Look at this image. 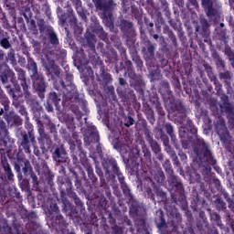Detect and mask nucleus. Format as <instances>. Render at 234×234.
Listing matches in <instances>:
<instances>
[{"label":"nucleus","instance_id":"4d7b16f0","mask_svg":"<svg viewBox=\"0 0 234 234\" xmlns=\"http://www.w3.org/2000/svg\"><path fill=\"white\" fill-rule=\"evenodd\" d=\"M70 173H72L73 176H75V187L77 191L83 193L85 189H83V185L81 183V179L78 176V172L74 168H69Z\"/></svg>","mask_w":234,"mask_h":234},{"label":"nucleus","instance_id":"13d9d810","mask_svg":"<svg viewBox=\"0 0 234 234\" xmlns=\"http://www.w3.org/2000/svg\"><path fill=\"white\" fill-rule=\"evenodd\" d=\"M139 121L137 122H135V129L136 131H142V129L144 131H147V121H145V119H142V117L140 116V113L137 114Z\"/></svg>","mask_w":234,"mask_h":234},{"label":"nucleus","instance_id":"3c124183","mask_svg":"<svg viewBox=\"0 0 234 234\" xmlns=\"http://www.w3.org/2000/svg\"><path fill=\"white\" fill-rule=\"evenodd\" d=\"M212 58L215 61L217 69H221V70H224L226 69V61L222 59V57H220V54H218V52L214 51L212 53Z\"/></svg>","mask_w":234,"mask_h":234},{"label":"nucleus","instance_id":"ea45409f","mask_svg":"<svg viewBox=\"0 0 234 234\" xmlns=\"http://www.w3.org/2000/svg\"><path fill=\"white\" fill-rule=\"evenodd\" d=\"M207 76L210 81H212V83H214L215 85V90L217 91V95L218 96L219 94L224 93V90H222V84H220V81H218L217 75H215L211 69L207 70Z\"/></svg>","mask_w":234,"mask_h":234},{"label":"nucleus","instance_id":"5701e85b","mask_svg":"<svg viewBox=\"0 0 234 234\" xmlns=\"http://www.w3.org/2000/svg\"><path fill=\"white\" fill-rule=\"evenodd\" d=\"M48 217L50 218L51 222L55 223V226H65V219L63 216L59 214V207H58L57 203H52L48 207Z\"/></svg>","mask_w":234,"mask_h":234},{"label":"nucleus","instance_id":"dca6fc26","mask_svg":"<svg viewBox=\"0 0 234 234\" xmlns=\"http://www.w3.org/2000/svg\"><path fill=\"white\" fill-rule=\"evenodd\" d=\"M201 6L207 17H217L222 10V2L220 0H200Z\"/></svg>","mask_w":234,"mask_h":234},{"label":"nucleus","instance_id":"2f4dec72","mask_svg":"<svg viewBox=\"0 0 234 234\" xmlns=\"http://www.w3.org/2000/svg\"><path fill=\"white\" fill-rule=\"evenodd\" d=\"M156 50V47L154 44H151V41H148V47L142 48V54L144 61H153L154 59V52Z\"/></svg>","mask_w":234,"mask_h":234},{"label":"nucleus","instance_id":"69168bd1","mask_svg":"<svg viewBox=\"0 0 234 234\" xmlns=\"http://www.w3.org/2000/svg\"><path fill=\"white\" fill-rule=\"evenodd\" d=\"M224 54L229 61H234V50L229 47V45H225Z\"/></svg>","mask_w":234,"mask_h":234},{"label":"nucleus","instance_id":"680f3d73","mask_svg":"<svg viewBox=\"0 0 234 234\" xmlns=\"http://www.w3.org/2000/svg\"><path fill=\"white\" fill-rule=\"evenodd\" d=\"M137 231L142 233V231H147V221L145 218H141L136 220Z\"/></svg>","mask_w":234,"mask_h":234},{"label":"nucleus","instance_id":"2eb2a0df","mask_svg":"<svg viewBox=\"0 0 234 234\" xmlns=\"http://www.w3.org/2000/svg\"><path fill=\"white\" fill-rule=\"evenodd\" d=\"M143 185L145 189V193L147 194L148 198L154 201V193L156 197L161 198V202H165L167 200V194L164 192L158 185L151 179L149 176H144L143 178ZM154 191V193L153 192Z\"/></svg>","mask_w":234,"mask_h":234},{"label":"nucleus","instance_id":"a211bd4d","mask_svg":"<svg viewBox=\"0 0 234 234\" xmlns=\"http://www.w3.org/2000/svg\"><path fill=\"white\" fill-rule=\"evenodd\" d=\"M36 144V134H28L27 131H21L20 133V139L18 144V151L19 153H26V154H30L32 150L30 147Z\"/></svg>","mask_w":234,"mask_h":234},{"label":"nucleus","instance_id":"7c9ffc66","mask_svg":"<svg viewBox=\"0 0 234 234\" xmlns=\"http://www.w3.org/2000/svg\"><path fill=\"white\" fill-rule=\"evenodd\" d=\"M5 120L10 127H19L23 125V119L16 112H9L5 114Z\"/></svg>","mask_w":234,"mask_h":234},{"label":"nucleus","instance_id":"7ed1b4c3","mask_svg":"<svg viewBox=\"0 0 234 234\" xmlns=\"http://www.w3.org/2000/svg\"><path fill=\"white\" fill-rule=\"evenodd\" d=\"M37 123L39 134L38 144L41 150H39V147L35 146L33 153L39 160L43 158V154L44 158L48 160V154H47L48 153L49 147H52V139L50 138V134L56 136V134H58V130L56 129V124H54L48 117L46 118L45 122L38 120Z\"/></svg>","mask_w":234,"mask_h":234},{"label":"nucleus","instance_id":"e2e57ef3","mask_svg":"<svg viewBox=\"0 0 234 234\" xmlns=\"http://www.w3.org/2000/svg\"><path fill=\"white\" fill-rule=\"evenodd\" d=\"M132 59L135 63L137 70L144 69V60H142V58L138 54H133Z\"/></svg>","mask_w":234,"mask_h":234},{"label":"nucleus","instance_id":"9d476101","mask_svg":"<svg viewBox=\"0 0 234 234\" xmlns=\"http://www.w3.org/2000/svg\"><path fill=\"white\" fill-rule=\"evenodd\" d=\"M97 10L101 11V17L109 27L114 25V9L118 5L114 0H93Z\"/></svg>","mask_w":234,"mask_h":234},{"label":"nucleus","instance_id":"864d4df0","mask_svg":"<svg viewBox=\"0 0 234 234\" xmlns=\"http://www.w3.org/2000/svg\"><path fill=\"white\" fill-rule=\"evenodd\" d=\"M207 211L210 215V220H214V222H216L217 226H218L220 229H224V224H222V219L220 218V215H218V213L217 212H212L211 208H207Z\"/></svg>","mask_w":234,"mask_h":234},{"label":"nucleus","instance_id":"58836bf2","mask_svg":"<svg viewBox=\"0 0 234 234\" xmlns=\"http://www.w3.org/2000/svg\"><path fill=\"white\" fill-rule=\"evenodd\" d=\"M58 91H50L48 95V103H53V105L56 107V109H59V102L61 101V94H63V91L57 90Z\"/></svg>","mask_w":234,"mask_h":234},{"label":"nucleus","instance_id":"423d86ee","mask_svg":"<svg viewBox=\"0 0 234 234\" xmlns=\"http://www.w3.org/2000/svg\"><path fill=\"white\" fill-rule=\"evenodd\" d=\"M57 15L58 17V25L65 28V32L67 37H69V34H70V30H73L75 34H81L83 30L81 28V24L78 23V17H76V13H74V9L72 7H68L67 12L63 11V8H57Z\"/></svg>","mask_w":234,"mask_h":234},{"label":"nucleus","instance_id":"4468645a","mask_svg":"<svg viewBox=\"0 0 234 234\" xmlns=\"http://www.w3.org/2000/svg\"><path fill=\"white\" fill-rule=\"evenodd\" d=\"M124 65L126 67L122 68V70H124V76H127L130 78V83L133 88L135 89L136 92L139 94V98H144V91L142 88V76L136 74V71L134 70V67L133 66V62L131 60H126L124 62Z\"/></svg>","mask_w":234,"mask_h":234},{"label":"nucleus","instance_id":"c03bdc74","mask_svg":"<svg viewBox=\"0 0 234 234\" xmlns=\"http://www.w3.org/2000/svg\"><path fill=\"white\" fill-rule=\"evenodd\" d=\"M165 129L166 133L170 136L171 142L174 144L176 149H178V144H176L178 140L176 139V135L175 134V127H173V124H171V122H166L165 124Z\"/></svg>","mask_w":234,"mask_h":234},{"label":"nucleus","instance_id":"e433bc0d","mask_svg":"<svg viewBox=\"0 0 234 234\" xmlns=\"http://www.w3.org/2000/svg\"><path fill=\"white\" fill-rule=\"evenodd\" d=\"M218 79L220 81H222V83H224L227 89H229L233 81V73L229 70L221 71L218 73Z\"/></svg>","mask_w":234,"mask_h":234},{"label":"nucleus","instance_id":"9b49d317","mask_svg":"<svg viewBox=\"0 0 234 234\" xmlns=\"http://www.w3.org/2000/svg\"><path fill=\"white\" fill-rule=\"evenodd\" d=\"M168 184L172 187L171 197L175 204L177 206H184L186 204V194L184 190V185L177 176H175V172L172 175H168Z\"/></svg>","mask_w":234,"mask_h":234},{"label":"nucleus","instance_id":"412c9836","mask_svg":"<svg viewBox=\"0 0 234 234\" xmlns=\"http://www.w3.org/2000/svg\"><path fill=\"white\" fill-rule=\"evenodd\" d=\"M5 112V106L3 108L0 107V116H3ZM12 144H14V141L8 137V129H6V123L0 117V144L7 149H10V147H12Z\"/></svg>","mask_w":234,"mask_h":234},{"label":"nucleus","instance_id":"09e8293b","mask_svg":"<svg viewBox=\"0 0 234 234\" xmlns=\"http://www.w3.org/2000/svg\"><path fill=\"white\" fill-rule=\"evenodd\" d=\"M0 103L1 105H3L5 112H8V111H10V99H8V96H6V93H5L1 86H0Z\"/></svg>","mask_w":234,"mask_h":234},{"label":"nucleus","instance_id":"f8f14e48","mask_svg":"<svg viewBox=\"0 0 234 234\" xmlns=\"http://www.w3.org/2000/svg\"><path fill=\"white\" fill-rule=\"evenodd\" d=\"M101 165L105 171V175H108L110 178H117L119 180V184H121V187L125 186L127 183L125 182V176L122 174L120 170V166H118V161L114 157H106L101 161Z\"/></svg>","mask_w":234,"mask_h":234},{"label":"nucleus","instance_id":"f704fd0d","mask_svg":"<svg viewBox=\"0 0 234 234\" xmlns=\"http://www.w3.org/2000/svg\"><path fill=\"white\" fill-rule=\"evenodd\" d=\"M154 222L158 229H163V228H167V222L165 221V215L163 209H158L154 215Z\"/></svg>","mask_w":234,"mask_h":234},{"label":"nucleus","instance_id":"f257e3e1","mask_svg":"<svg viewBox=\"0 0 234 234\" xmlns=\"http://www.w3.org/2000/svg\"><path fill=\"white\" fill-rule=\"evenodd\" d=\"M173 112H177L179 118V138L183 149H189L193 144V151L201 162L202 165L209 167L217 165V159L213 155L209 144L198 135V129L193 123L191 119L187 118V110L182 104V101H176L172 106Z\"/></svg>","mask_w":234,"mask_h":234},{"label":"nucleus","instance_id":"0eeeda50","mask_svg":"<svg viewBox=\"0 0 234 234\" xmlns=\"http://www.w3.org/2000/svg\"><path fill=\"white\" fill-rule=\"evenodd\" d=\"M43 59V67L47 70L48 76H51V80L58 78L61 74L59 66L56 65V61L63 60L67 58V50L61 48H55V50L49 51Z\"/></svg>","mask_w":234,"mask_h":234},{"label":"nucleus","instance_id":"0e129e2a","mask_svg":"<svg viewBox=\"0 0 234 234\" xmlns=\"http://www.w3.org/2000/svg\"><path fill=\"white\" fill-rule=\"evenodd\" d=\"M145 115L151 125H154V122H156V119H154V112L153 111V109H151L150 107L145 109Z\"/></svg>","mask_w":234,"mask_h":234},{"label":"nucleus","instance_id":"aec40b11","mask_svg":"<svg viewBox=\"0 0 234 234\" xmlns=\"http://www.w3.org/2000/svg\"><path fill=\"white\" fill-rule=\"evenodd\" d=\"M121 189L127 200V203L130 204V215H133V217H136L138 213L140 212V202L138 200L134 199V196H133V193H131V188H129V186L122 185L121 186Z\"/></svg>","mask_w":234,"mask_h":234},{"label":"nucleus","instance_id":"bb28decb","mask_svg":"<svg viewBox=\"0 0 234 234\" xmlns=\"http://www.w3.org/2000/svg\"><path fill=\"white\" fill-rule=\"evenodd\" d=\"M214 127L220 141L223 142V144H226V142L229 140V131H228V127H226V122L222 119H218L214 122Z\"/></svg>","mask_w":234,"mask_h":234},{"label":"nucleus","instance_id":"393cba45","mask_svg":"<svg viewBox=\"0 0 234 234\" xmlns=\"http://www.w3.org/2000/svg\"><path fill=\"white\" fill-rule=\"evenodd\" d=\"M51 154L54 162H57V164H69V162L65 144L55 145L51 150Z\"/></svg>","mask_w":234,"mask_h":234},{"label":"nucleus","instance_id":"4c0bfd02","mask_svg":"<svg viewBox=\"0 0 234 234\" xmlns=\"http://www.w3.org/2000/svg\"><path fill=\"white\" fill-rule=\"evenodd\" d=\"M17 80L23 89V90H27V89H30V86L27 82V71L21 68L16 69Z\"/></svg>","mask_w":234,"mask_h":234},{"label":"nucleus","instance_id":"39448f33","mask_svg":"<svg viewBox=\"0 0 234 234\" xmlns=\"http://www.w3.org/2000/svg\"><path fill=\"white\" fill-rule=\"evenodd\" d=\"M78 155L80 161L78 160ZM71 156L73 164L78 165L80 162L81 165H83L88 173V179L87 177H84V186L88 188V191L92 193L93 189H98V187H101V183L98 181V177L94 174V169L92 168V165L87 158V153L83 151V146H81V141L77 142V152H74Z\"/></svg>","mask_w":234,"mask_h":234},{"label":"nucleus","instance_id":"a878e982","mask_svg":"<svg viewBox=\"0 0 234 234\" xmlns=\"http://www.w3.org/2000/svg\"><path fill=\"white\" fill-rule=\"evenodd\" d=\"M23 92L27 105H28L34 112H39V111H41V105L37 101V97L30 92V89L24 90Z\"/></svg>","mask_w":234,"mask_h":234},{"label":"nucleus","instance_id":"6e6552de","mask_svg":"<svg viewBox=\"0 0 234 234\" xmlns=\"http://www.w3.org/2000/svg\"><path fill=\"white\" fill-rule=\"evenodd\" d=\"M62 185L60 186V198L62 201V207L64 213H73L74 212V206L69 201L67 198V195L69 198H72L74 200V203L78 207H83V203L81 202V199L78 197V195L74 190H72V181H70V178H66V182L63 181V178H61Z\"/></svg>","mask_w":234,"mask_h":234},{"label":"nucleus","instance_id":"473e14b6","mask_svg":"<svg viewBox=\"0 0 234 234\" xmlns=\"http://www.w3.org/2000/svg\"><path fill=\"white\" fill-rule=\"evenodd\" d=\"M0 47L4 48V50H8V48H12V43L10 42V35L8 32L5 31L3 27L0 26Z\"/></svg>","mask_w":234,"mask_h":234},{"label":"nucleus","instance_id":"79ce46f5","mask_svg":"<svg viewBox=\"0 0 234 234\" xmlns=\"http://www.w3.org/2000/svg\"><path fill=\"white\" fill-rule=\"evenodd\" d=\"M214 204H216V208L218 211H225L226 220H231V215L229 212H227L228 207H226V202L222 200V198L218 197L214 200Z\"/></svg>","mask_w":234,"mask_h":234},{"label":"nucleus","instance_id":"6e6d98bb","mask_svg":"<svg viewBox=\"0 0 234 234\" xmlns=\"http://www.w3.org/2000/svg\"><path fill=\"white\" fill-rule=\"evenodd\" d=\"M161 8H162V10H163L165 16L167 17V19H168L169 25L172 26L175 30H176V27H177V26H176V23L174 22V21L172 20V18H171V9H169V3H167V8H165V6L164 5H161Z\"/></svg>","mask_w":234,"mask_h":234},{"label":"nucleus","instance_id":"c756f323","mask_svg":"<svg viewBox=\"0 0 234 234\" xmlns=\"http://www.w3.org/2000/svg\"><path fill=\"white\" fill-rule=\"evenodd\" d=\"M117 27H120V30L124 34V36H131V34H134V24L125 18H120L117 22Z\"/></svg>","mask_w":234,"mask_h":234},{"label":"nucleus","instance_id":"4be33fe9","mask_svg":"<svg viewBox=\"0 0 234 234\" xmlns=\"http://www.w3.org/2000/svg\"><path fill=\"white\" fill-rule=\"evenodd\" d=\"M10 97L12 98V103L15 109L21 114V116L25 117L26 122H28L30 118L28 117V112L27 111V107L23 105L19 98H23V92L20 90L19 92L14 93L12 90H10Z\"/></svg>","mask_w":234,"mask_h":234},{"label":"nucleus","instance_id":"603ef678","mask_svg":"<svg viewBox=\"0 0 234 234\" xmlns=\"http://www.w3.org/2000/svg\"><path fill=\"white\" fill-rule=\"evenodd\" d=\"M93 32H95V34L99 36L100 39L102 41H106V39H108V35L105 30H103V27H101L100 23H95Z\"/></svg>","mask_w":234,"mask_h":234},{"label":"nucleus","instance_id":"49530a36","mask_svg":"<svg viewBox=\"0 0 234 234\" xmlns=\"http://www.w3.org/2000/svg\"><path fill=\"white\" fill-rule=\"evenodd\" d=\"M164 146L165 147V149L166 153L172 158L174 165H176V167H180L181 164H180V161L178 160V156L176 155V153L175 152V150L171 148V145L169 144V143L167 144H164Z\"/></svg>","mask_w":234,"mask_h":234},{"label":"nucleus","instance_id":"5fc2aeb1","mask_svg":"<svg viewBox=\"0 0 234 234\" xmlns=\"http://www.w3.org/2000/svg\"><path fill=\"white\" fill-rule=\"evenodd\" d=\"M144 156V158L140 159L142 165H146L149 167L152 164V159H151V150L148 148H144L143 149Z\"/></svg>","mask_w":234,"mask_h":234},{"label":"nucleus","instance_id":"6ab92c4d","mask_svg":"<svg viewBox=\"0 0 234 234\" xmlns=\"http://www.w3.org/2000/svg\"><path fill=\"white\" fill-rule=\"evenodd\" d=\"M209 22L205 17H200L199 24L196 25L195 28V36L196 37H199L203 39L204 43H207L209 41V36L211 31L209 30Z\"/></svg>","mask_w":234,"mask_h":234},{"label":"nucleus","instance_id":"b1692460","mask_svg":"<svg viewBox=\"0 0 234 234\" xmlns=\"http://www.w3.org/2000/svg\"><path fill=\"white\" fill-rule=\"evenodd\" d=\"M14 167L18 176H23V173L24 176L27 177L28 173H32V165L30 164V161L25 157H17L16 162L14 164Z\"/></svg>","mask_w":234,"mask_h":234},{"label":"nucleus","instance_id":"a19ab883","mask_svg":"<svg viewBox=\"0 0 234 234\" xmlns=\"http://www.w3.org/2000/svg\"><path fill=\"white\" fill-rule=\"evenodd\" d=\"M87 138L90 144H99L100 143V133H98V130L94 126H91L87 131Z\"/></svg>","mask_w":234,"mask_h":234},{"label":"nucleus","instance_id":"de8ad7c7","mask_svg":"<svg viewBox=\"0 0 234 234\" xmlns=\"http://www.w3.org/2000/svg\"><path fill=\"white\" fill-rule=\"evenodd\" d=\"M47 36L49 39L50 45H53V47H58V45H59V38L58 37V34H56L53 27H49L48 29Z\"/></svg>","mask_w":234,"mask_h":234},{"label":"nucleus","instance_id":"c85d7f7f","mask_svg":"<svg viewBox=\"0 0 234 234\" xmlns=\"http://www.w3.org/2000/svg\"><path fill=\"white\" fill-rule=\"evenodd\" d=\"M121 1L122 5L123 14H127L131 10L133 17H134L137 21L142 20V16H143L142 11H140V9L136 7V5H133V3H134V0L126 1V2H123V0H121Z\"/></svg>","mask_w":234,"mask_h":234},{"label":"nucleus","instance_id":"c9c22d12","mask_svg":"<svg viewBox=\"0 0 234 234\" xmlns=\"http://www.w3.org/2000/svg\"><path fill=\"white\" fill-rule=\"evenodd\" d=\"M27 69L29 72H31L30 78H34L36 76H39L42 73L37 70V63L30 57V53H27Z\"/></svg>","mask_w":234,"mask_h":234},{"label":"nucleus","instance_id":"72a5a7b5","mask_svg":"<svg viewBox=\"0 0 234 234\" xmlns=\"http://www.w3.org/2000/svg\"><path fill=\"white\" fill-rule=\"evenodd\" d=\"M72 3L78 16H80L82 21H87V9L83 7V3L81 0H70Z\"/></svg>","mask_w":234,"mask_h":234},{"label":"nucleus","instance_id":"8fccbe9b","mask_svg":"<svg viewBox=\"0 0 234 234\" xmlns=\"http://www.w3.org/2000/svg\"><path fill=\"white\" fill-rule=\"evenodd\" d=\"M161 87L162 89H164L165 94L166 96L165 97V101H169V100H173V91L171 90V86L169 85V81L162 80Z\"/></svg>","mask_w":234,"mask_h":234},{"label":"nucleus","instance_id":"37998d69","mask_svg":"<svg viewBox=\"0 0 234 234\" xmlns=\"http://www.w3.org/2000/svg\"><path fill=\"white\" fill-rule=\"evenodd\" d=\"M154 138H156V140H161L163 142V145H167V144H169V136L165 134V132H164L162 128H154Z\"/></svg>","mask_w":234,"mask_h":234},{"label":"nucleus","instance_id":"a18cd8bd","mask_svg":"<svg viewBox=\"0 0 234 234\" xmlns=\"http://www.w3.org/2000/svg\"><path fill=\"white\" fill-rule=\"evenodd\" d=\"M127 89H129V84L123 77L119 78V86L117 87V93L119 96H127Z\"/></svg>","mask_w":234,"mask_h":234},{"label":"nucleus","instance_id":"f03ea898","mask_svg":"<svg viewBox=\"0 0 234 234\" xmlns=\"http://www.w3.org/2000/svg\"><path fill=\"white\" fill-rule=\"evenodd\" d=\"M85 37L87 43L84 48H87L88 63H90L93 69H95L96 76H101L103 85H109L112 81V76L111 73L105 71V65H103V61L98 57V53H96V35L87 30Z\"/></svg>","mask_w":234,"mask_h":234},{"label":"nucleus","instance_id":"774afa93","mask_svg":"<svg viewBox=\"0 0 234 234\" xmlns=\"http://www.w3.org/2000/svg\"><path fill=\"white\" fill-rule=\"evenodd\" d=\"M163 167L166 173V175H173L175 171L173 170V165H171V161L169 159H166L165 163L163 164Z\"/></svg>","mask_w":234,"mask_h":234},{"label":"nucleus","instance_id":"338daca9","mask_svg":"<svg viewBox=\"0 0 234 234\" xmlns=\"http://www.w3.org/2000/svg\"><path fill=\"white\" fill-rule=\"evenodd\" d=\"M46 182L51 189L54 187V173H52L50 170L47 172Z\"/></svg>","mask_w":234,"mask_h":234},{"label":"nucleus","instance_id":"bf43d9fd","mask_svg":"<svg viewBox=\"0 0 234 234\" xmlns=\"http://www.w3.org/2000/svg\"><path fill=\"white\" fill-rule=\"evenodd\" d=\"M162 80V72L160 69L156 68L155 69H152L150 71V81H160Z\"/></svg>","mask_w":234,"mask_h":234},{"label":"nucleus","instance_id":"1a4fd4ad","mask_svg":"<svg viewBox=\"0 0 234 234\" xmlns=\"http://www.w3.org/2000/svg\"><path fill=\"white\" fill-rule=\"evenodd\" d=\"M0 81L2 85H5L8 96H10V90L14 94L21 91V85L17 82V77L7 64L0 67Z\"/></svg>","mask_w":234,"mask_h":234},{"label":"nucleus","instance_id":"f3484780","mask_svg":"<svg viewBox=\"0 0 234 234\" xmlns=\"http://www.w3.org/2000/svg\"><path fill=\"white\" fill-rule=\"evenodd\" d=\"M32 87L34 92L37 94L40 100H45V94H47V89L48 87V82L45 80L43 73L31 78Z\"/></svg>","mask_w":234,"mask_h":234},{"label":"nucleus","instance_id":"052dcab7","mask_svg":"<svg viewBox=\"0 0 234 234\" xmlns=\"http://www.w3.org/2000/svg\"><path fill=\"white\" fill-rule=\"evenodd\" d=\"M37 218V214H36V212L34 211H30L29 214L27 215V220H29L30 222L27 224V228H30V226H32V229H36V226H37V223L32 221V220H36Z\"/></svg>","mask_w":234,"mask_h":234},{"label":"nucleus","instance_id":"ddd939ff","mask_svg":"<svg viewBox=\"0 0 234 234\" xmlns=\"http://www.w3.org/2000/svg\"><path fill=\"white\" fill-rule=\"evenodd\" d=\"M2 167L5 171V175L2 174L0 176V203L3 206L8 202V198L6 197V186H8V182H13L14 172L8 162L2 163Z\"/></svg>","mask_w":234,"mask_h":234},{"label":"nucleus","instance_id":"cd10ccee","mask_svg":"<svg viewBox=\"0 0 234 234\" xmlns=\"http://www.w3.org/2000/svg\"><path fill=\"white\" fill-rule=\"evenodd\" d=\"M149 173L151 176H148V177L151 178L152 181L154 180L159 186H162V184L165 182V174L160 165L150 167Z\"/></svg>","mask_w":234,"mask_h":234},{"label":"nucleus","instance_id":"20e7f679","mask_svg":"<svg viewBox=\"0 0 234 234\" xmlns=\"http://www.w3.org/2000/svg\"><path fill=\"white\" fill-rule=\"evenodd\" d=\"M53 85L55 90H61L63 92V98L66 101H72L73 100L80 105V109L87 114V101L80 98V92H78V89H76L74 84V75L72 73L66 72L64 78L55 80Z\"/></svg>","mask_w":234,"mask_h":234}]
</instances>
